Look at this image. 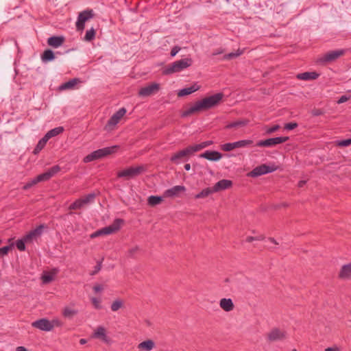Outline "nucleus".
I'll list each match as a JSON object with an SVG mask.
<instances>
[{"label": "nucleus", "mask_w": 351, "mask_h": 351, "mask_svg": "<svg viewBox=\"0 0 351 351\" xmlns=\"http://www.w3.org/2000/svg\"><path fill=\"white\" fill-rule=\"evenodd\" d=\"M223 94L218 93L211 96L206 97L196 101L183 112V116L186 117L191 114L206 111L217 106L222 100Z\"/></svg>", "instance_id": "f257e3e1"}, {"label": "nucleus", "mask_w": 351, "mask_h": 351, "mask_svg": "<svg viewBox=\"0 0 351 351\" xmlns=\"http://www.w3.org/2000/svg\"><path fill=\"white\" fill-rule=\"evenodd\" d=\"M118 149V146L114 145L112 147H107L102 149H99L96 151L91 152L90 154L87 155L84 158L83 161L84 162H90L95 160H98L102 158L105 156H107L111 154H113L117 152Z\"/></svg>", "instance_id": "f03ea898"}, {"label": "nucleus", "mask_w": 351, "mask_h": 351, "mask_svg": "<svg viewBox=\"0 0 351 351\" xmlns=\"http://www.w3.org/2000/svg\"><path fill=\"white\" fill-rule=\"evenodd\" d=\"M123 223V220L121 219H116L113 223L106 227H104L101 229H99L97 230L96 232H93L90 234V238L94 239L95 237L101 236V235H108L113 234L118 231L121 227V225Z\"/></svg>", "instance_id": "7ed1b4c3"}, {"label": "nucleus", "mask_w": 351, "mask_h": 351, "mask_svg": "<svg viewBox=\"0 0 351 351\" xmlns=\"http://www.w3.org/2000/svg\"><path fill=\"white\" fill-rule=\"evenodd\" d=\"M193 60L191 58H184L177 60L168 65L164 71L165 74H171L173 73L180 72L181 71L189 67L192 65Z\"/></svg>", "instance_id": "20e7f679"}, {"label": "nucleus", "mask_w": 351, "mask_h": 351, "mask_svg": "<svg viewBox=\"0 0 351 351\" xmlns=\"http://www.w3.org/2000/svg\"><path fill=\"white\" fill-rule=\"evenodd\" d=\"M195 153L193 145H189L186 148L178 151L173 154L170 158L171 162L175 164H180L181 162L186 161L191 156Z\"/></svg>", "instance_id": "39448f33"}, {"label": "nucleus", "mask_w": 351, "mask_h": 351, "mask_svg": "<svg viewBox=\"0 0 351 351\" xmlns=\"http://www.w3.org/2000/svg\"><path fill=\"white\" fill-rule=\"evenodd\" d=\"M145 171V167L139 165L136 167H130L117 173L118 178H125V179L134 178Z\"/></svg>", "instance_id": "423d86ee"}, {"label": "nucleus", "mask_w": 351, "mask_h": 351, "mask_svg": "<svg viewBox=\"0 0 351 351\" xmlns=\"http://www.w3.org/2000/svg\"><path fill=\"white\" fill-rule=\"evenodd\" d=\"M94 16L92 10H87L80 12L75 23L77 31L82 32L85 27V23Z\"/></svg>", "instance_id": "0eeeda50"}, {"label": "nucleus", "mask_w": 351, "mask_h": 351, "mask_svg": "<svg viewBox=\"0 0 351 351\" xmlns=\"http://www.w3.org/2000/svg\"><path fill=\"white\" fill-rule=\"evenodd\" d=\"M253 141L252 140H241L233 143H227L221 146V149L224 152H230L237 148L247 147L252 145Z\"/></svg>", "instance_id": "6e6552de"}, {"label": "nucleus", "mask_w": 351, "mask_h": 351, "mask_svg": "<svg viewBox=\"0 0 351 351\" xmlns=\"http://www.w3.org/2000/svg\"><path fill=\"white\" fill-rule=\"evenodd\" d=\"M277 167L275 165H267L265 164L255 167L250 172L249 176L251 177H258L268 173L275 171Z\"/></svg>", "instance_id": "1a4fd4ad"}, {"label": "nucleus", "mask_w": 351, "mask_h": 351, "mask_svg": "<svg viewBox=\"0 0 351 351\" xmlns=\"http://www.w3.org/2000/svg\"><path fill=\"white\" fill-rule=\"evenodd\" d=\"M289 140L288 136H279L275 138H271L266 140L259 141L256 143V146L258 147H274L278 144L283 143Z\"/></svg>", "instance_id": "9d476101"}, {"label": "nucleus", "mask_w": 351, "mask_h": 351, "mask_svg": "<svg viewBox=\"0 0 351 351\" xmlns=\"http://www.w3.org/2000/svg\"><path fill=\"white\" fill-rule=\"evenodd\" d=\"M92 337L99 339L106 343L110 342V338L107 335L106 329L102 326H99L94 330Z\"/></svg>", "instance_id": "9b49d317"}, {"label": "nucleus", "mask_w": 351, "mask_h": 351, "mask_svg": "<svg viewBox=\"0 0 351 351\" xmlns=\"http://www.w3.org/2000/svg\"><path fill=\"white\" fill-rule=\"evenodd\" d=\"M32 326L42 331L49 332L52 330L50 320L47 318H41L32 323Z\"/></svg>", "instance_id": "f8f14e48"}, {"label": "nucleus", "mask_w": 351, "mask_h": 351, "mask_svg": "<svg viewBox=\"0 0 351 351\" xmlns=\"http://www.w3.org/2000/svg\"><path fill=\"white\" fill-rule=\"evenodd\" d=\"M160 85L157 83H152L140 89L138 95L142 97L150 96L158 91Z\"/></svg>", "instance_id": "ddd939ff"}, {"label": "nucleus", "mask_w": 351, "mask_h": 351, "mask_svg": "<svg viewBox=\"0 0 351 351\" xmlns=\"http://www.w3.org/2000/svg\"><path fill=\"white\" fill-rule=\"evenodd\" d=\"M345 53V50L339 49L330 51L323 56V57L320 59V61L322 62H328L333 60H335L340 56H343Z\"/></svg>", "instance_id": "4468645a"}, {"label": "nucleus", "mask_w": 351, "mask_h": 351, "mask_svg": "<svg viewBox=\"0 0 351 351\" xmlns=\"http://www.w3.org/2000/svg\"><path fill=\"white\" fill-rule=\"evenodd\" d=\"M186 191L184 186L177 185L174 186L164 192L163 196L165 197H178L181 193Z\"/></svg>", "instance_id": "2eb2a0df"}, {"label": "nucleus", "mask_w": 351, "mask_h": 351, "mask_svg": "<svg viewBox=\"0 0 351 351\" xmlns=\"http://www.w3.org/2000/svg\"><path fill=\"white\" fill-rule=\"evenodd\" d=\"M286 338V332L278 328H274L267 334V339L269 341L282 340Z\"/></svg>", "instance_id": "dca6fc26"}, {"label": "nucleus", "mask_w": 351, "mask_h": 351, "mask_svg": "<svg viewBox=\"0 0 351 351\" xmlns=\"http://www.w3.org/2000/svg\"><path fill=\"white\" fill-rule=\"evenodd\" d=\"M126 113L125 108H120L108 120L107 125L109 127L116 125Z\"/></svg>", "instance_id": "f3484780"}, {"label": "nucleus", "mask_w": 351, "mask_h": 351, "mask_svg": "<svg viewBox=\"0 0 351 351\" xmlns=\"http://www.w3.org/2000/svg\"><path fill=\"white\" fill-rule=\"evenodd\" d=\"M200 158H206L210 161H217L222 158V154L217 151L207 150L199 155Z\"/></svg>", "instance_id": "a211bd4d"}, {"label": "nucleus", "mask_w": 351, "mask_h": 351, "mask_svg": "<svg viewBox=\"0 0 351 351\" xmlns=\"http://www.w3.org/2000/svg\"><path fill=\"white\" fill-rule=\"evenodd\" d=\"M232 186V182L230 180L223 179L217 182L213 188L215 193L230 189Z\"/></svg>", "instance_id": "6ab92c4d"}, {"label": "nucleus", "mask_w": 351, "mask_h": 351, "mask_svg": "<svg viewBox=\"0 0 351 351\" xmlns=\"http://www.w3.org/2000/svg\"><path fill=\"white\" fill-rule=\"evenodd\" d=\"M60 171V167L59 165H54L50 169H49L47 171L43 173H41L42 177L43 178L45 181L49 180L51 178L55 176Z\"/></svg>", "instance_id": "aec40b11"}, {"label": "nucleus", "mask_w": 351, "mask_h": 351, "mask_svg": "<svg viewBox=\"0 0 351 351\" xmlns=\"http://www.w3.org/2000/svg\"><path fill=\"white\" fill-rule=\"evenodd\" d=\"M60 171V167L59 165H54L50 169H49L47 171L43 173H41L42 177L43 178L45 181L49 180L51 178L55 176Z\"/></svg>", "instance_id": "412c9836"}, {"label": "nucleus", "mask_w": 351, "mask_h": 351, "mask_svg": "<svg viewBox=\"0 0 351 351\" xmlns=\"http://www.w3.org/2000/svg\"><path fill=\"white\" fill-rule=\"evenodd\" d=\"M155 347V343L152 339L145 340L138 344L137 348L141 351H150Z\"/></svg>", "instance_id": "4be33fe9"}, {"label": "nucleus", "mask_w": 351, "mask_h": 351, "mask_svg": "<svg viewBox=\"0 0 351 351\" xmlns=\"http://www.w3.org/2000/svg\"><path fill=\"white\" fill-rule=\"evenodd\" d=\"M339 277L341 279H348L351 277V262L341 267Z\"/></svg>", "instance_id": "5701e85b"}, {"label": "nucleus", "mask_w": 351, "mask_h": 351, "mask_svg": "<svg viewBox=\"0 0 351 351\" xmlns=\"http://www.w3.org/2000/svg\"><path fill=\"white\" fill-rule=\"evenodd\" d=\"M64 42L63 36H51L47 39V44L49 46L57 48L61 46Z\"/></svg>", "instance_id": "b1692460"}, {"label": "nucleus", "mask_w": 351, "mask_h": 351, "mask_svg": "<svg viewBox=\"0 0 351 351\" xmlns=\"http://www.w3.org/2000/svg\"><path fill=\"white\" fill-rule=\"evenodd\" d=\"M200 88V86L197 84H194L190 87H186L179 90L178 93V97H184L190 95Z\"/></svg>", "instance_id": "393cba45"}, {"label": "nucleus", "mask_w": 351, "mask_h": 351, "mask_svg": "<svg viewBox=\"0 0 351 351\" xmlns=\"http://www.w3.org/2000/svg\"><path fill=\"white\" fill-rule=\"evenodd\" d=\"M219 306L227 312L231 311L234 308V304L230 298H222L219 302Z\"/></svg>", "instance_id": "a878e982"}, {"label": "nucleus", "mask_w": 351, "mask_h": 351, "mask_svg": "<svg viewBox=\"0 0 351 351\" xmlns=\"http://www.w3.org/2000/svg\"><path fill=\"white\" fill-rule=\"evenodd\" d=\"M64 132V128L59 126L48 131L43 136L47 141L52 137H55Z\"/></svg>", "instance_id": "bb28decb"}, {"label": "nucleus", "mask_w": 351, "mask_h": 351, "mask_svg": "<svg viewBox=\"0 0 351 351\" xmlns=\"http://www.w3.org/2000/svg\"><path fill=\"white\" fill-rule=\"evenodd\" d=\"M78 82H80V80L78 78L71 79L69 81L61 84L59 87V90H64L69 89H73Z\"/></svg>", "instance_id": "cd10ccee"}, {"label": "nucleus", "mask_w": 351, "mask_h": 351, "mask_svg": "<svg viewBox=\"0 0 351 351\" xmlns=\"http://www.w3.org/2000/svg\"><path fill=\"white\" fill-rule=\"evenodd\" d=\"M318 77L319 74L316 72H304L297 75V78L302 80H315Z\"/></svg>", "instance_id": "c85d7f7f"}, {"label": "nucleus", "mask_w": 351, "mask_h": 351, "mask_svg": "<svg viewBox=\"0 0 351 351\" xmlns=\"http://www.w3.org/2000/svg\"><path fill=\"white\" fill-rule=\"evenodd\" d=\"M248 120L247 119H239L236 121L231 122L227 124L225 127L226 129L237 128L239 127H243L247 125Z\"/></svg>", "instance_id": "c756f323"}, {"label": "nucleus", "mask_w": 351, "mask_h": 351, "mask_svg": "<svg viewBox=\"0 0 351 351\" xmlns=\"http://www.w3.org/2000/svg\"><path fill=\"white\" fill-rule=\"evenodd\" d=\"M215 191H213V188H210V187H208V188H206L204 189H203L201 192H199V193L196 194L195 196V199H202V198H205L208 196H209L210 195H211L212 193H214Z\"/></svg>", "instance_id": "7c9ffc66"}, {"label": "nucleus", "mask_w": 351, "mask_h": 351, "mask_svg": "<svg viewBox=\"0 0 351 351\" xmlns=\"http://www.w3.org/2000/svg\"><path fill=\"white\" fill-rule=\"evenodd\" d=\"M54 58V53L51 49L45 50L41 56V60L44 62L51 61Z\"/></svg>", "instance_id": "2f4dec72"}, {"label": "nucleus", "mask_w": 351, "mask_h": 351, "mask_svg": "<svg viewBox=\"0 0 351 351\" xmlns=\"http://www.w3.org/2000/svg\"><path fill=\"white\" fill-rule=\"evenodd\" d=\"M58 270L54 269L51 273L44 274L42 276L43 283H49L53 280L54 276L58 273Z\"/></svg>", "instance_id": "473e14b6"}, {"label": "nucleus", "mask_w": 351, "mask_h": 351, "mask_svg": "<svg viewBox=\"0 0 351 351\" xmlns=\"http://www.w3.org/2000/svg\"><path fill=\"white\" fill-rule=\"evenodd\" d=\"M78 313L77 310L72 308L71 307H65L63 309L62 315L66 318H72L74 315Z\"/></svg>", "instance_id": "72a5a7b5"}, {"label": "nucleus", "mask_w": 351, "mask_h": 351, "mask_svg": "<svg viewBox=\"0 0 351 351\" xmlns=\"http://www.w3.org/2000/svg\"><path fill=\"white\" fill-rule=\"evenodd\" d=\"M123 306V301L121 299L115 300L110 306L112 311L116 312Z\"/></svg>", "instance_id": "f704fd0d"}, {"label": "nucleus", "mask_w": 351, "mask_h": 351, "mask_svg": "<svg viewBox=\"0 0 351 351\" xmlns=\"http://www.w3.org/2000/svg\"><path fill=\"white\" fill-rule=\"evenodd\" d=\"M212 144H213V141H208L202 142L199 144L193 145V147L194 148L195 152H197L211 145Z\"/></svg>", "instance_id": "c9c22d12"}, {"label": "nucleus", "mask_w": 351, "mask_h": 351, "mask_svg": "<svg viewBox=\"0 0 351 351\" xmlns=\"http://www.w3.org/2000/svg\"><path fill=\"white\" fill-rule=\"evenodd\" d=\"M162 197L160 196L151 195L148 197L147 202L150 206H156L161 203Z\"/></svg>", "instance_id": "e433bc0d"}, {"label": "nucleus", "mask_w": 351, "mask_h": 351, "mask_svg": "<svg viewBox=\"0 0 351 351\" xmlns=\"http://www.w3.org/2000/svg\"><path fill=\"white\" fill-rule=\"evenodd\" d=\"M47 142V141L44 137H43L37 143V145L34 150V154H38L45 147Z\"/></svg>", "instance_id": "4c0bfd02"}, {"label": "nucleus", "mask_w": 351, "mask_h": 351, "mask_svg": "<svg viewBox=\"0 0 351 351\" xmlns=\"http://www.w3.org/2000/svg\"><path fill=\"white\" fill-rule=\"evenodd\" d=\"M95 29L93 27H91L90 29L87 30L84 36V40L90 42L95 39Z\"/></svg>", "instance_id": "58836bf2"}, {"label": "nucleus", "mask_w": 351, "mask_h": 351, "mask_svg": "<svg viewBox=\"0 0 351 351\" xmlns=\"http://www.w3.org/2000/svg\"><path fill=\"white\" fill-rule=\"evenodd\" d=\"M95 197V194L94 193H91L80 199H82L84 205L85 206L86 204L93 202Z\"/></svg>", "instance_id": "ea45409f"}, {"label": "nucleus", "mask_w": 351, "mask_h": 351, "mask_svg": "<svg viewBox=\"0 0 351 351\" xmlns=\"http://www.w3.org/2000/svg\"><path fill=\"white\" fill-rule=\"evenodd\" d=\"M84 206V205L82 199L80 198V199H77V200H75L73 204H71L69 206V210H77V209H80Z\"/></svg>", "instance_id": "a19ab883"}, {"label": "nucleus", "mask_w": 351, "mask_h": 351, "mask_svg": "<svg viewBox=\"0 0 351 351\" xmlns=\"http://www.w3.org/2000/svg\"><path fill=\"white\" fill-rule=\"evenodd\" d=\"M25 243H28L23 237L21 239H19L16 242V246L17 249L21 251H25Z\"/></svg>", "instance_id": "79ce46f5"}, {"label": "nucleus", "mask_w": 351, "mask_h": 351, "mask_svg": "<svg viewBox=\"0 0 351 351\" xmlns=\"http://www.w3.org/2000/svg\"><path fill=\"white\" fill-rule=\"evenodd\" d=\"M243 53V50L238 49L235 53L232 52V53H229L228 54H226L224 56L223 58L225 60H231V59H233L234 58H237V57L241 56Z\"/></svg>", "instance_id": "37998d69"}, {"label": "nucleus", "mask_w": 351, "mask_h": 351, "mask_svg": "<svg viewBox=\"0 0 351 351\" xmlns=\"http://www.w3.org/2000/svg\"><path fill=\"white\" fill-rule=\"evenodd\" d=\"M45 228V226L41 224L38 226L36 228L32 230L33 234L35 235L36 238L41 235L43 229Z\"/></svg>", "instance_id": "c03bdc74"}, {"label": "nucleus", "mask_w": 351, "mask_h": 351, "mask_svg": "<svg viewBox=\"0 0 351 351\" xmlns=\"http://www.w3.org/2000/svg\"><path fill=\"white\" fill-rule=\"evenodd\" d=\"M91 302L93 305L94 306L95 308L96 309H100L101 308V300L97 298H92Z\"/></svg>", "instance_id": "a18cd8bd"}, {"label": "nucleus", "mask_w": 351, "mask_h": 351, "mask_svg": "<svg viewBox=\"0 0 351 351\" xmlns=\"http://www.w3.org/2000/svg\"><path fill=\"white\" fill-rule=\"evenodd\" d=\"M51 325L52 326V330L54 327H61L63 325V322L59 319H53L50 321Z\"/></svg>", "instance_id": "49530a36"}, {"label": "nucleus", "mask_w": 351, "mask_h": 351, "mask_svg": "<svg viewBox=\"0 0 351 351\" xmlns=\"http://www.w3.org/2000/svg\"><path fill=\"white\" fill-rule=\"evenodd\" d=\"M44 181L45 180H44L43 178L42 177L41 174H40L29 182H30L32 186H33L36 185V184H38V182H44Z\"/></svg>", "instance_id": "de8ad7c7"}, {"label": "nucleus", "mask_w": 351, "mask_h": 351, "mask_svg": "<svg viewBox=\"0 0 351 351\" xmlns=\"http://www.w3.org/2000/svg\"><path fill=\"white\" fill-rule=\"evenodd\" d=\"M12 245H7L0 248V256L7 255L9 250L12 248Z\"/></svg>", "instance_id": "09e8293b"}, {"label": "nucleus", "mask_w": 351, "mask_h": 351, "mask_svg": "<svg viewBox=\"0 0 351 351\" xmlns=\"http://www.w3.org/2000/svg\"><path fill=\"white\" fill-rule=\"evenodd\" d=\"M23 238L29 243V242H31L34 239H35L36 237L33 234L32 231L31 230L27 234H25L23 237Z\"/></svg>", "instance_id": "8fccbe9b"}, {"label": "nucleus", "mask_w": 351, "mask_h": 351, "mask_svg": "<svg viewBox=\"0 0 351 351\" xmlns=\"http://www.w3.org/2000/svg\"><path fill=\"white\" fill-rule=\"evenodd\" d=\"M297 127H298V123H293V122L288 123L285 125V129L287 130H293V129L296 128Z\"/></svg>", "instance_id": "3c124183"}, {"label": "nucleus", "mask_w": 351, "mask_h": 351, "mask_svg": "<svg viewBox=\"0 0 351 351\" xmlns=\"http://www.w3.org/2000/svg\"><path fill=\"white\" fill-rule=\"evenodd\" d=\"M351 145V138L343 140L338 143L339 146L346 147Z\"/></svg>", "instance_id": "603ef678"}, {"label": "nucleus", "mask_w": 351, "mask_h": 351, "mask_svg": "<svg viewBox=\"0 0 351 351\" xmlns=\"http://www.w3.org/2000/svg\"><path fill=\"white\" fill-rule=\"evenodd\" d=\"M311 114L313 116L317 117L322 115L324 114V111L321 109H313Z\"/></svg>", "instance_id": "864d4df0"}, {"label": "nucleus", "mask_w": 351, "mask_h": 351, "mask_svg": "<svg viewBox=\"0 0 351 351\" xmlns=\"http://www.w3.org/2000/svg\"><path fill=\"white\" fill-rule=\"evenodd\" d=\"M350 99L349 97L346 96V95H342L341 96L338 101H337V104H343L346 101H347L348 99Z\"/></svg>", "instance_id": "5fc2aeb1"}, {"label": "nucleus", "mask_w": 351, "mask_h": 351, "mask_svg": "<svg viewBox=\"0 0 351 351\" xmlns=\"http://www.w3.org/2000/svg\"><path fill=\"white\" fill-rule=\"evenodd\" d=\"M280 128V126L278 125H275L271 128H269L267 130V132L268 134H271V133H273V132H275L276 131H277L278 129Z\"/></svg>", "instance_id": "6e6d98bb"}, {"label": "nucleus", "mask_w": 351, "mask_h": 351, "mask_svg": "<svg viewBox=\"0 0 351 351\" xmlns=\"http://www.w3.org/2000/svg\"><path fill=\"white\" fill-rule=\"evenodd\" d=\"M180 50V47H179L178 46H175L174 47L172 48V49L171 51V56L172 57L175 56L179 52Z\"/></svg>", "instance_id": "4d7b16f0"}, {"label": "nucleus", "mask_w": 351, "mask_h": 351, "mask_svg": "<svg viewBox=\"0 0 351 351\" xmlns=\"http://www.w3.org/2000/svg\"><path fill=\"white\" fill-rule=\"evenodd\" d=\"M104 289L103 286L101 285H96L93 287V291L95 293H98Z\"/></svg>", "instance_id": "13d9d810"}, {"label": "nucleus", "mask_w": 351, "mask_h": 351, "mask_svg": "<svg viewBox=\"0 0 351 351\" xmlns=\"http://www.w3.org/2000/svg\"><path fill=\"white\" fill-rule=\"evenodd\" d=\"M101 268V263L99 262L97 264V265L95 267V270L92 272V275H95L97 274L99 271H100Z\"/></svg>", "instance_id": "bf43d9fd"}, {"label": "nucleus", "mask_w": 351, "mask_h": 351, "mask_svg": "<svg viewBox=\"0 0 351 351\" xmlns=\"http://www.w3.org/2000/svg\"><path fill=\"white\" fill-rule=\"evenodd\" d=\"M138 250V247L136 246L129 250L128 253L130 256H133Z\"/></svg>", "instance_id": "052dcab7"}, {"label": "nucleus", "mask_w": 351, "mask_h": 351, "mask_svg": "<svg viewBox=\"0 0 351 351\" xmlns=\"http://www.w3.org/2000/svg\"><path fill=\"white\" fill-rule=\"evenodd\" d=\"M31 187H32L30 182H27L23 186V189L24 190H27L29 189H30Z\"/></svg>", "instance_id": "680f3d73"}, {"label": "nucleus", "mask_w": 351, "mask_h": 351, "mask_svg": "<svg viewBox=\"0 0 351 351\" xmlns=\"http://www.w3.org/2000/svg\"><path fill=\"white\" fill-rule=\"evenodd\" d=\"M246 242L247 243H251L253 241H255V237H247L245 239Z\"/></svg>", "instance_id": "e2e57ef3"}, {"label": "nucleus", "mask_w": 351, "mask_h": 351, "mask_svg": "<svg viewBox=\"0 0 351 351\" xmlns=\"http://www.w3.org/2000/svg\"><path fill=\"white\" fill-rule=\"evenodd\" d=\"M306 184V181L305 180H300L299 181L298 184V187H303L304 186V184Z\"/></svg>", "instance_id": "0e129e2a"}, {"label": "nucleus", "mask_w": 351, "mask_h": 351, "mask_svg": "<svg viewBox=\"0 0 351 351\" xmlns=\"http://www.w3.org/2000/svg\"><path fill=\"white\" fill-rule=\"evenodd\" d=\"M16 351H27V350L23 346H19L16 348Z\"/></svg>", "instance_id": "69168bd1"}, {"label": "nucleus", "mask_w": 351, "mask_h": 351, "mask_svg": "<svg viewBox=\"0 0 351 351\" xmlns=\"http://www.w3.org/2000/svg\"><path fill=\"white\" fill-rule=\"evenodd\" d=\"M325 351H339L337 348H327Z\"/></svg>", "instance_id": "338daca9"}, {"label": "nucleus", "mask_w": 351, "mask_h": 351, "mask_svg": "<svg viewBox=\"0 0 351 351\" xmlns=\"http://www.w3.org/2000/svg\"><path fill=\"white\" fill-rule=\"evenodd\" d=\"M184 169L186 171H189L191 169V165L189 163L185 164Z\"/></svg>", "instance_id": "774afa93"}]
</instances>
